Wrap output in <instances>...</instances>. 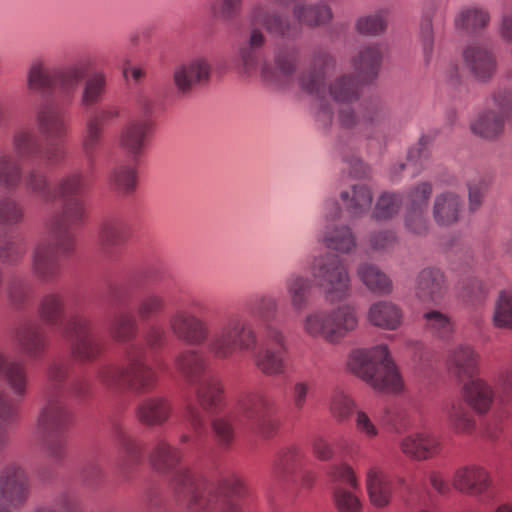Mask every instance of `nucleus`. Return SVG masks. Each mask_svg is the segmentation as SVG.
<instances>
[{
  "label": "nucleus",
  "mask_w": 512,
  "mask_h": 512,
  "mask_svg": "<svg viewBox=\"0 0 512 512\" xmlns=\"http://www.w3.org/2000/svg\"><path fill=\"white\" fill-rule=\"evenodd\" d=\"M351 83L348 79H342L341 81L337 82L332 88H331V94L334 96L336 100L339 101H346L349 100L350 97V91H351Z\"/></svg>",
  "instance_id": "nucleus-53"
},
{
  "label": "nucleus",
  "mask_w": 512,
  "mask_h": 512,
  "mask_svg": "<svg viewBox=\"0 0 512 512\" xmlns=\"http://www.w3.org/2000/svg\"><path fill=\"white\" fill-rule=\"evenodd\" d=\"M354 402L342 392H336L331 398L330 411L339 421L345 420L352 413Z\"/></svg>",
  "instance_id": "nucleus-33"
},
{
  "label": "nucleus",
  "mask_w": 512,
  "mask_h": 512,
  "mask_svg": "<svg viewBox=\"0 0 512 512\" xmlns=\"http://www.w3.org/2000/svg\"><path fill=\"white\" fill-rule=\"evenodd\" d=\"M171 407L167 400L153 398L143 401L137 408V418L145 425H160L170 416Z\"/></svg>",
  "instance_id": "nucleus-13"
},
{
  "label": "nucleus",
  "mask_w": 512,
  "mask_h": 512,
  "mask_svg": "<svg viewBox=\"0 0 512 512\" xmlns=\"http://www.w3.org/2000/svg\"><path fill=\"white\" fill-rule=\"evenodd\" d=\"M448 366L458 378H473L479 370V356L469 347H459L449 356Z\"/></svg>",
  "instance_id": "nucleus-11"
},
{
  "label": "nucleus",
  "mask_w": 512,
  "mask_h": 512,
  "mask_svg": "<svg viewBox=\"0 0 512 512\" xmlns=\"http://www.w3.org/2000/svg\"><path fill=\"white\" fill-rule=\"evenodd\" d=\"M100 377L107 385L127 383L137 389L149 388L157 379L155 372L145 364L142 357L132 359L125 370L117 366L104 367Z\"/></svg>",
  "instance_id": "nucleus-2"
},
{
  "label": "nucleus",
  "mask_w": 512,
  "mask_h": 512,
  "mask_svg": "<svg viewBox=\"0 0 512 512\" xmlns=\"http://www.w3.org/2000/svg\"><path fill=\"white\" fill-rule=\"evenodd\" d=\"M303 329L311 337H322L328 342H332L330 337V318L328 313L313 312L308 314L303 321Z\"/></svg>",
  "instance_id": "nucleus-20"
},
{
  "label": "nucleus",
  "mask_w": 512,
  "mask_h": 512,
  "mask_svg": "<svg viewBox=\"0 0 512 512\" xmlns=\"http://www.w3.org/2000/svg\"><path fill=\"white\" fill-rule=\"evenodd\" d=\"M443 283V276L439 271L425 269L417 281V294L423 300L434 299L435 294L440 291Z\"/></svg>",
  "instance_id": "nucleus-22"
},
{
  "label": "nucleus",
  "mask_w": 512,
  "mask_h": 512,
  "mask_svg": "<svg viewBox=\"0 0 512 512\" xmlns=\"http://www.w3.org/2000/svg\"><path fill=\"white\" fill-rule=\"evenodd\" d=\"M175 364L178 371L190 383L196 382L205 369L204 359L194 351H186L179 354Z\"/></svg>",
  "instance_id": "nucleus-17"
},
{
  "label": "nucleus",
  "mask_w": 512,
  "mask_h": 512,
  "mask_svg": "<svg viewBox=\"0 0 512 512\" xmlns=\"http://www.w3.org/2000/svg\"><path fill=\"white\" fill-rule=\"evenodd\" d=\"M29 86L33 89L43 88L52 84L48 74L38 64L32 66L29 73Z\"/></svg>",
  "instance_id": "nucleus-48"
},
{
  "label": "nucleus",
  "mask_w": 512,
  "mask_h": 512,
  "mask_svg": "<svg viewBox=\"0 0 512 512\" xmlns=\"http://www.w3.org/2000/svg\"><path fill=\"white\" fill-rule=\"evenodd\" d=\"M348 368L376 390L390 393L402 391L404 384L386 345L353 351Z\"/></svg>",
  "instance_id": "nucleus-1"
},
{
  "label": "nucleus",
  "mask_w": 512,
  "mask_h": 512,
  "mask_svg": "<svg viewBox=\"0 0 512 512\" xmlns=\"http://www.w3.org/2000/svg\"><path fill=\"white\" fill-rule=\"evenodd\" d=\"M252 405L253 411L249 414V417H254V415L258 417H264L270 404L263 398L256 397L253 399Z\"/></svg>",
  "instance_id": "nucleus-59"
},
{
  "label": "nucleus",
  "mask_w": 512,
  "mask_h": 512,
  "mask_svg": "<svg viewBox=\"0 0 512 512\" xmlns=\"http://www.w3.org/2000/svg\"><path fill=\"white\" fill-rule=\"evenodd\" d=\"M464 58L478 79L484 80L490 77L495 71V60L493 56L483 48H468L464 52Z\"/></svg>",
  "instance_id": "nucleus-14"
},
{
  "label": "nucleus",
  "mask_w": 512,
  "mask_h": 512,
  "mask_svg": "<svg viewBox=\"0 0 512 512\" xmlns=\"http://www.w3.org/2000/svg\"><path fill=\"white\" fill-rule=\"evenodd\" d=\"M300 454L296 449L287 451L280 459L281 465L287 469L292 468L300 461Z\"/></svg>",
  "instance_id": "nucleus-60"
},
{
  "label": "nucleus",
  "mask_w": 512,
  "mask_h": 512,
  "mask_svg": "<svg viewBox=\"0 0 512 512\" xmlns=\"http://www.w3.org/2000/svg\"><path fill=\"white\" fill-rule=\"evenodd\" d=\"M313 456L320 461H329L334 456L331 444L322 437H317L311 443Z\"/></svg>",
  "instance_id": "nucleus-44"
},
{
  "label": "nucleus",
  "mask_w": 512,
  "mask_h": 512,
  "mask_svg": "<svg viewBox=\"0 0 512 512\" xmlns=\"http://www.w3.org/2000/svg\"><path fill=\"white\" fill-rule=\"evenodd\" d=\"M472 130L474 133L481 137L490 139L497 136L502 131V123L496 119L495 115L489 113L480 117L473 125Z\"/></svg>",
  "instance_id": "nucleus-32"
},
{
  "label": "nucleus",
  "mask_w": 512,
  "mask_h": 512,
  "mask_svg": "<svg viewBox=\"0 0 512 512\" xmlns=\"http://www.w3.org/2000/svg\"><path fill=\"white\" fill-rule=\"evenodd\" d=\"M171 328L180 339L192 344L202 343L208 334L203 322L184 312L177 313L172 317Z\"/></svg>",
  "instance_id": "nucleus-9"
},
{
  "label": "nucleus",
  "mask_w": 512,
  "mask_h": 512,
  "mask_svg": "<svg viewBox=\"0 0 512 512\" xmlns=\"http://www.w3.org/2000/svg\"><path fill=\"white\" fill-rule=\"evenodd\" d=\"M489 21L488 15L479 10H468L457 20V25L465 29L475 30L484 27Z\"/></svg>",
  "instance_id": "nucleus-37"
},
{
  "label": "nucleus",
  "mask_w": 512,
  "mask_h": 512,
  "mask_svg": "<svg viewBox=\"0 0 512 512\" xmlns=\"http://www.w3.org/2000/svg\"><path fill=\"white\" fill-rule=\"evenodd\" d=\"M272 349L260 351L256 357L257 368L266 375H276L284 371V346L283 339L279 332L274 331L271 334Z\"/></svg>",
  "instance_id": "nucleus-10"
},
{
  "label": "nucleus",
  "mask_w": 512,
  "mask_h": 512,
  "mask_svg": "<svg viewBox=\"0 0 512 512\" xmlns=\"http://www.w3.org/2000/svg\"><path fill=\"white\" fill-rule=\"evenodd\" d=\"M327 246L343 252L349 251L354 246V239L350 230L343 228L339 234L327 238Z\"/></svg>",
  "instance_id": "nucleus-40"
},
{
  "label": "nucleus",
  "mask_w": 512,
  "mask_h": 512,
  "mask_svg": "<svg viewBox=\"0 0 512 512\" xmlns=\"http://www.w3.org/2000/svg\"><path fill=\"white\" fill-rule=\"evenodd\" d=\"M380 58L379 52L375 48H368L360 55L361 65H370L373 67L378 63Z\"/></svg>",
  "instance_id": "nucleus-58"
},
{
  "label": "nucleus",
  "mask_w": 512,
  "mask_h": 512,
  "mask_svg": "<svg viewBox=\"0 0 512 512\" xmlns=\"http://www.w3.org/2000/svg\"><path fill=\"white\" fill-rule=\"evenodd\" d=\"M133 323L130 318L119 319L113 328V334L118 339H124L132 331Z\"/></svg>",
  "instance_id": "nucleus-54"
},
{
  "label": "nucleus",
  "mask_w": 512,
  "mask_h": 512,
  "mask_svg": "<svg viewBox=\"0 0 512 512\" xmlns=\"http://www.w3.org/2000/svg\"><path fill=\"white\" fill-rule=\"evenodd\" d=\"M113 183L116 189L127 192L135 185V174L130 169H120L115 172Z\"/></svg>",
  "instance_id": "nucleus-46"
},
{
  "label": "nucleus",
  "mask_w": 512,
  "mask_h": 512,
  "mask_svg": "<svg viewBox=\"0 0 512 512\" xmlns=\"http://www.w3.org/2000/svg\"><path fill=\"white\" fill-rule=\"evenodd\" d=\"M397 209L396 198L392 195L384 194L377 202L375 216L378 219H386L396 213Z\"/></svg>",
  "instance_id": "nucleus-41"
},
{
  "label": "nucleus",
  "mask_w": 512,
  "mask_h": 512,
  "mask_svg": "<svg viewBox=\"0 0 512 512\" xmlns=\"http://www.w3.org/2000/svg\"><path fill=\"white\" fill-rule=\"evenodd\" d=\"M359 276L373 292L386 293L391 290L390 280L374 266H362L359 270Z\"/></svg>",
  "instance_id": "nucleus-24"
},
{
  "label": "nucleus",
  "mask_w": 512,
  "mask_h": 512,
  "mask_svg": "<svg viewBox=\"0 0 512 512\" xmlns=\"http://www.w3.org/2000/svg\"><path fill=\"white\" fill-rule=\"evenodd\" d=\"M368 321L377 327L394 330L402 323L401 310L391 302L374 303L368 311Z\"/></svg>",
  "instance_id": "nucleus-12"
},
{
  "label": "nucleus",
  "mask_w": 512,
  "mask_h": 512,
  "mask_svg": "<svg viewBox=\"0 0 512 512\" xmlns=\"http://www.w3.org/2000/svg\"><path fill=\"white\" fill-rule=\"evenodd\" d=\"M365 487L370 504L377 509L387 508L393 499V485L383 468L373 465L365 472Z\"/></svg>",
  "instance_id": "nucleus-6"
},
{
  "label": "nucleus",
  "mask_w": 512,
  "mask_h": 512,
  "mask_svg": "<svg viewBox=\"0 0 512 512\" xmlns=\"http://www.w3.org/2000/svg\"><path fill=\"white\" fill-rule=\"evenodd\" d=\"M99 134L98 123L96 121H91L88 124L87 136L85 139V146H90L97 139Z\"/></svg>",
  "instance_id": "nucleus-61"
},
{
  "label": "nucleus",
  "mask_w": 512,
  "mask_h": 512,
  "mask_svg": "<svg viewBox=\"0 0 512 512\" xmlns=\"http://www.w3.org/2000/svg\"><path fill=\"white\" fill-rule=\"evenodd\" d=\"M18 169L7 159L0 160V180L10 185L18 179Z\"/></svg>",
  "instance_id": "nucleus-49"
},
{
  "label": "nucleus",
  "mask_w": 512,
  "mask_h": 512,
  "mask_svg": "<svg viewBox=\"0 0 512 512\" xmlns=\"http://www.w3.org/2000/svg\"><path fill=\"white\" fill-rule=\"evenodd\" d=\"M327 475L334 483H344L352 490L359 489V478L354 468L346 462L331 465Z\"/></svg>",
  "instance_id": "nucleus-27"
},
{
  "label": "nucleus",
  "mask_w": 512,
  "mask_h": 512,
  "mask_svg": "<svg viewBox=\"0 0 512 512\" xmlns=\"http://www.w3.org/2000/svg\"><path fill=\"white\" fill-rule=\"evenodd\" d=\"M48 260L49 256L46 250H37L34 257L35 268L40 272Z\"/></svg>",
  "instance_id": "nucleus-63"
},
{
  "label": "nucleus",
  "mask_w": 512,
  "mask_h": 512,
  "mask_svg": "<svg viewBox=\"0 0 512 512\" xmlns=\"http://www.w3.org/2000/svg\"><path fill=\"white\" fill-rule=\"evenodd\" d=\"M180 457V452L176 448L159 442L151 454L150 461L155 468L162 470L177 463Z\"/></svg>",
  "instance_id": "nucleus-29"
},
{
  "label": "nucleus",
  "mask_w": 512,
  "mask_h": 512,
  "mask_svg": "<svg viewBox=\"0 0 512 512\" xmlns=\"http://www.w3.org/2000/svg\"><path fill=\"white\" fill-rule=\"evenodd\" d=\"M297 17L308 25L324 23L331 18V12L327 7L320 9L309 8L305 11H297Z\"/></svg>",
  "instance_id": "nucleus-39"
},
{
  "label": "nucleus",
  "mask_w": 512,
  "mask_h": 512,
  "mask_svg": "<svg viewBox=\"0 0 512 512\" xmlns=\"http://www.w3.org/2000/svg\"><path fill=\"white\" fill-rule=\"evenodd\" d=\"M332 501L337 512H362L363 503L352 490L336 485L332 490Z\"/></svg>",
  "instance_id": "nucleus-21"
},
{
  "label": "nucleus",
  "mask_w": 512,
  "mask_h": 512,
  "mask_svg": "<svg viewBox=\"0 0 512 512\" xmlns=\"http://www.w3.org/2000/svg\"><path fill=\"white\" fill-rule=\"evenodd\" d=\"M308 385L305 383H297L293 388L294 403L298 408H301L308 394Z\"/></svg>",
  "instance_id": "nucleus-57"
},
{
  "label": "nucleus",
  "mask_w": 512,
  "mask_h": 512,
  "mask_svg": "<svg viewBox=\"0 0 512 512\" xmlns=\"http://www.w3.org/2000/svg\"><path fill=\"white\" fill-rule=\"evenodd\" d=\"M308 284L302 278H295L289 285L292 305L296 309H301L307 300Z\"/></svg>",
  "instance_id": "nucleus-38"
},
{
  "label": "nucleus",
  "mask_w": 512,
  "mask_h": 512,
  "mask_svg": "<svg viewBox=\"0 0 512 512\" xmlns=\"http://www.w3.org/2000/svg\"><path fill=\"white\" fill-rule=\"evenodd\" d=\"M447 419L451 429L458 434H469L475 428L472 415L460 401L452 402L447 407Z\"/></svg>",
  "instance_id": "nucleus-18"
},
{
  "label": "nucleus",
  "mask_w": 512,
  "mask_h": 512,
  "mask_svg": "<svg viewBox=\"0 0 512 512\" xmlns=\"http://www.w3.org/2000/svg\"><path fill=\"white\" fill-rule=\"evenodd\" d=\"M148 127L146 124H131L121 134L120 145L127 152L137 154L140 152Z\"/></svg>",
  "instance_id": "nucleus-23"
},
{
  "label": "nucleus",
  "mask_w": 512,
  "mask_h": 512,
  "mask_svg": "<svg viewBox=\"0 0 512 512\" xmlns=\"http://www.w3.org/2000/svg\"><path fill=\"white\" fill-rule=\"evenodd\" d=\"M104 77L97 74L90 78L87 82L83 100L85 103H92L101 95L104 89Z\"/></svg>",
  "instance_id": "nucleus-42"
},
{
  "label": "nucleus",
  "mask_w": 512,
  "mask_h": 512,
  "mask_svg": "<svg viewBox=\"0 0 512 512\" xmlns=\"http://www.w3.org/2000/svg\"><path fill=\"white\" fill-rule=\"evenodd\" d=\"M193 512H242L233 496L208 486H197L190 499Z\"/></svg>",
  "instance_id": "nucleus-4"
},
{
  "label": "nucleus",
  "mask_w": 512,
  "mask_h": 512,
  "mask_svg": "<svg viewBox=\"0 0 512 512\" xmlns=\"http://www.w3.org/2000/svg\"><path fill=\"white\" fill-rule=\"evenodd\" d=\"M494 324L499 328H512V293L502 291L496 302Z\"/></svg>",
  "instance_id": "nucleus-28"
},
{
  "label": "nucleus",
  "mask_w": 512,
  "mask_h": 512,
  "mask_svg": "<svg viewBox=\"0 0 512 512\" xmlns=\"http://www.w3.org/2000/svg\"><path fill=\"white\" fill-rule=\"evenodd\" d=\"M209 76V67L204 61H196L187 67H181L174 74V81L177 87L186 91L197 82L207 80Z\"/></svg>",
  "instance_id": "nucleus-16"
},
{
  "label": "nucleus",
  "mask_w": 512,
  "mask_h": 512,
  "mask_svg": "<svg viewBox=\"0 0 512 512\" xmlns=\"http://www.w3.org/2000/svg\"><path fill=\"white\" fill-rule=\"evenodd\" d=\"M212 427L217 440L221 444H228L233 440L234 430L227 420L223 418L216 419L213 421Z\"/></svg>",
  "instance_id": "nucleus-45"
},
{
  "label": "nucleus",
  "mask_w": 512,
  "mask_h": 512,
  "mask_svg": "<svg viewBox=\"0 0 512 512\" xmlns=\"http://www.w3.org/2000/svg\"><path fill=\"white\" fill-rule=\"evenodd\" d=\"M461 396L465 403L477 414H486L494 402L493 388L481 378H472L464 383Z\"/></svg>",
  "instance_id": "nucleus-8"
},
{
  "label": "nucleus",
  "mask_w": 512,
  "mask_h": 512,
  "mask_svg": "<svg viewBox=\"0 0 512 512\" xmlns=\"http://www.w3.org/2000/svg\"><path fill=\"white\" fill-rule=\"evenodd\" d=\"M186 417L195 431H198L202 427L201 417L199 413L193 408L189 407L187 409Z\"/></svg>",
  "instance_id": "nucleus-62"
},
{
  "label": "nucleus",
  "mask_w": 512,
  "mask_h": 512,
  "mask_svg": "<svg viewBox=\"0 0 512 512\" xmlns=\"http://www.w3.org/2000/svg\"><path fill=\"white\" fill-rule=\"evenodd\" d=\"M98 351V346L88 337L81 339L76 347V353L82 359H89L98 353Z\"/></svg>",
  "instance_id": "nucleus-51"
},
{
  "label": "nucleus",
  "mask_w": 512,
  "mask_h": 512,
  "mask_svg": "<svg viewBox=\"0 0 512 512\" xmlns=\"http://www.w3.org/2000/svg\"><path fill=\"white\" fill-rule=\"evenodd\" d=\"M355 208H369L372 202L371 192L366 187H357L353 191V199Z\"/></svg>",
  "instance_id": "nucleus-52"
},
{
  "label": "nucleus",
  "mask_w": 512,
  "mask_h": 512,
  "mask_svg": "<svg viewBox=\"0 0 512 512\" xmlns=\"http://www.w3.org/2000/svg\"><path fill=\"white\" fill-rule=\"evenodd\" d=\"M431 186L424 183L418 186L415 191L412 193V201L415 205L420 207L425 204L431 194Z\"/></svg>",
  "instance_id": "nucleus-56"
},
{
  "label": "nucleus",
  "mask_w": 512,
  "mask_h": 512,
  "mask_svg": "<svg viewBox=\"0 0 512 512\" xmlns=\"http://www.w3.org/2000/svg\"><path fill=\"white\" fill-rule=\"evenodd\" d=\"M488 469L480 464L469 463L457 467L451 476L452 488L460 494L479 496L492 487Z\"/></svg>",
  "instance_id": "nucleus-3"
},
{
  "label": "nucleus",
  "mask_w": 512,
  "mask_h": 512,
  "mask_svg": "<svg viewBox=\"0 0 512 512\" xmlns=\"http://www.w3.org/2000/svg\"><path fill=\"white\" fill-rule=\"evenodd\" d=\"M499 385L505 392L512 393V371H507L500 376Z\"/></svg>",
  "instance_id": "nucleus-64"
},
{
  "label": "nucleus",
  "mask_w": 512,
  "mask_h": 512,
  "mask_svg": "<svg viewBox=\"0 0 512 512\" xmlns=\"http://www.w3.org/2000/svg\"><path fill=\"white\" fill-rule=\"evenodd\" d=\"M434 214L438 222L450 224L458 218V200L454 195H443L435 204Z\"/></svg>",
  "instance_id": "nucleus-25"
},
{
  "label": "nucleus",
  "mask_w": 512,
  "mask_h": 512,
  "mask_svg": "<svg viewBox=\"0 0 512 512\" xmlns=\"http://www.w3.org/2000/svg\"><path fill=\"white\" fill-rule=\"evenodd\" d=\"M315 276L319 278L318 283L330 301L340 300L346 296L348 291L347 273L336 260L320 267Z\"/></svg>",
  "instance_id": "nucleus-7"
},
{
  "label": "nucleus",
  "mask_w": 512,
  "mask_h": 512,
  "mask_svg": "<svg viewBox=\"0 0 512 512\" xmlns=\"http://www.w3.org/2000/svg\"><path fill=\"white\" fill-rule=\"evenodd\" d=\"M429 483L432 488L441 495L450 493V485L446 481L444 475L439 471H432L429 474Z\"/></svg>",
  "instance_id": "nucleus-50"
},
{
  "label": "nucleus",
  "mask_w": 512,
  "mask_h": 512,
  "mask_svg": "<svg viewBox=\"0 0 512 512\" xmlns=\"http://www.w3.org/2000/svg\"><path fill=\"white\" fill-rule=\"evenodd\" d=\"M0 370L6 371L8 380L16 392L22 393L24 391L25 377L19 366L7 363L3 356L0 355Z\"/></svg>",
  "instance_id": "nucleus-34"
},
{
  "label": "nucleus",
  "mask_w": 512,
  "mask_h": 512,
  "mask_svg": "<svg viewBox=\"0 0 512 512\" xmlns=\"http://www.w3.org/2000/svg\"><path fill=\"white\" fill-rule=\"evenodd\" d=\"M24 474L19 469H11L0 478V493L14 503L20 501L25 494Z\"/></svg>",
  "instance_id": "nucleus-19"
},
{
  "label": "nucleus",
  "mask_w": 512,
  "mask_h": 512,
  "mask_svg": "<svg viewBox=\"0 0 512 512\" xmlns=\"http://www.w3.org/2000/svg\"><path fill=\"white\" fill-rule=\"evenodd\" d=\"M357 28L360 33L374 35L385 29V22L379 16L363 18L359 20Z\"/></svg>",
  "instance_id": "nucleus-47"
},
{
  "label": "nucleus",
  "mask_w": 512,
  "mask_h": 512,
  "mask_svg": "<svg viewBox=\"0 0 512 512\" xmlns=\"http://www.w3.org/2000/svg\"><path fill=\"white\" fill-rule=\"evenodd\" d=\"M399 447L407 458L425 461L440 455L443 450V443L436 435L419 432L403 437Z\"/></svg>",
  "instance_id": "nucleus-5"
},
{
  "label": "nucleus",
  "mask_w": 512,
  "mask_h": 512,
  "mask_svg": "<svg viewBox=\"0 0 512 512\" xmlns=\"http://www.w3.org/2000/svg\"><path fill=\"white\" fill-rule=\"evenodd\" d=\"M222 392V386L218 381H207L200 385L197 396L204 408H211L221 401Z\"/></svg>",
  "instance_id": "nucleus-30"
},
{
  "label": "nucleus",
  "mask_w": 512,
  "mask_h": 512,
  "mask_svg": "<svg viewBox=\"0 0 512 512\" xmlns=\"http://www.w3.org/2000/svg\"><path fill=\"white\" fill-rule=\"evenodd\" d=\"M231 336L236 340L237 350L250 349L255 344V336L250 328H247L240 323H235L229 326Z\"/></svg>",
  "instance_id": "nucleus-35"
},
{
  "label": "nucleus",
  "mask_w": 512,
  "mask_h": 512,
  "mask_svg": "<svg viewBox=\"0 0 512 512\" xmlns=\"http://www.w3.org/2000/svg\"><path fill=\"white\" fill-rule=\"evenodd\" d=\"M424 318L426 321L425 327L431 333L437 334L441 338H446L451 334L453 327L450 320L445 315L432 311L426 313Z\"/></svg>",
  "instance_id": "nucleus-31"
},
{
  "label": "nucleus",
  "mask_w": 512,
  "mask_h": 512,
  "mask_svg": "<svg viewBox=\"0 0 512 512\" xmlns=\"http://www.w3.org/2000/svg\"><path fill=\"white\" fill-rule=\"evenodd\" d=\"M209 350L214 357L219 359L229 358L237 351L236 340L231 336L229 326L211 341Z\"/></svg>",
  "instance_id": "nucleus-26"
},
{
  "label": "nucleus",
  "mask_w": 512,
  "mask_h": 512,
  "mask_svg": "<svg viewBox=\"0 0 512 512\" xmlns=\"http://www.w3.org/2000/svg\"><path fill=\"white\" fill-rule=\"evenodd\" d=\"M355 429L360 435L369 440L375 439L379 434L375 423L369 415L362 410L356 412Z\"/></svg>",
  "instance_id": "nucleus-36"
},
{
  "label": "nucleus",
  "mask_w": 512,
  "mask_h": 512,
  "mask_svg": "<svg viewBox=\"0 0 512 512\" xmlns=\"http://www.w3.org/2000/svg\"><path fill=\"white\" fill-rule=\"evenodd\" d=\"M328 315L330 318V337H332V343L340 341L358 325L353 309L348 306L339 307L334 312L328 313Z\"/></svg>",
  "instance_id": "nucleus-15"
},
{
  "label": "nucleus",
  "mask_w": 512,
  "mask_h": 512,
  "mask_svg": "<svg viewBox=\"0 0 512 512\" xmlns=\"http://www.w3.org/2000/svg\"><path fill=\"white\" fill-rule=\"evenodd\" d=\"M61 308V301L57 296H48L43 300L41 315L45 320L53 322L60 315Z\"/></svg>",
  "instance_id": "nucleus-43"
},
{
  "label": "nucleus",
  "mask_w": 512,
  "mask_h": 512,
  "mask_svg": "<svg viewBox=\"0 0 512 512\" xmlns=\"http://www.w3.org/2000/svg\"><path fill=\"white\" fill-rule=\"evenodd\" d=\"M163 302L158 297H150L142 302L139 312L142 316H148L150 313L158 311L162 308Z\"/></svg>",
  "instance_id": "nucleus-55"
}]
</instances>
